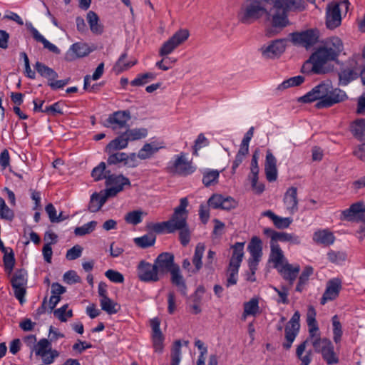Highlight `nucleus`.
Wrapping results in <instances>:
<instances>
[{
	"mask_svg": "<svg viewBox=\"0 0 365 365\" xmlns=\"http://www.w3.org/2000/svg\"><path fill=\"white\" fill-rule=\"evenodd\" d=\"M346 93L339 88H333L330 81L323 82L314 87L306 95L299 98V101L311 103L319 100L316 106L318 108H328L344 101Z\"/></svg>",
	"mask_w": 365,
	"mask_h": 365,
	"instance_id": "nucleus-1",
	"label": "nucleus"
},
{
	"mask_svg": "<svg viewBox=\"0 0 365 365\" xmlns=\"http://www.w3.org/2000/svg\"><path fill=\"white\" fill-rule=\"evenodd\" d=\"M267 4L273 5V0H245L237 12V19L243 24H251L263 16L269 17L271 14Z\"/></svg>",
	"mask_w": 365,
	"mask_h": 365,
	"instance_id": "nucleus-2",
	"label": "nucleus"
},
{
	"mask_svg": "<svg viewBox=\"0 0 365 365\" xmlns=\"http://www.w3.org/2000/svg\"><path fill=\"white\" fill-rule=\"evenodd\" d=\"M343 49L342 41L337 36H331L324 41V46L317 49L316 55L319 54L327 63L329 61H336Z\"/></svg>",
	"mask_w": 365,
	"mask_h": 365,
	"instance_id": "nucleus-3",
	"label": "nucleus"
},
{
	"mask_svg": "<svg viewBox=\"0 0 365 365\" xmlns=\"http://www.w3.org/2000/svg\"><path fill=\"white\" fill-rule=\"evenodd\" d=\"M312 344L314 351L322 354V359L328 365H334L339 362V356L329 339L318 336L312 341Z\"/></svg>",
	"mask_w": 365,
	"mask_h": 365,
	"instance_id": "nucleus-4",
	"label": "nucleus"
},
{
	"mask_svg": "<svg viewBox=\"0 0 365 365\" xmlns=\"http://www.w3.org/2000/svg\"><path fill=\"white\" fill-rule=\"evenodd\" d=\"M181 205H184L182 210H181L174 225V232L179 231V239L182 246H187L190 241V231L187 222L188 211L186 207L188 205V200L187 197L181 198Z\"/></svg>",
	"mask_w": 365,
	"mask_h": 365,
	"instance_id": "nucleus-5",
	"label": "nucleus"
},
{
	"mask_svg": "<svg viewBox=\"0 0 365 365\" xmlns=\"http://www.w3.org/2000/svg\"><path fill=\"white\" fill-rule=\"evenodd\" d=\"M187 29H180L175 32L168 41L164 42L159 49L160 56H167L175 48L184 43L189 37Z\"/></svg>",
	"mask_w": 365,
	"mask_h": 365,
	"instance_id": "nucleus-6",
	"label": "nucleus"
},
{
	"mask_svg": "<svg viewBox=\"0 0 365 365\" xmlns=\"http://www.w3.org/2000/svg\"><path fill=\"white\" fill-rule=\"evenodd\" d=\"M289 36L294 44L309 48L318 41L319 35L317 29H312L302 32L291 33Z\"/></svg>",
	"mask_w": 365,
	"mask_h": 365,
	"instance_id": "nucleus-7",
	"label": "nucleus"
},
{
	"mask_svg": "<svg viewBox=\"0 0 365 365\" xmlns=\"http://www.w3.org/2000/svg\"><path fill=\"white\" fill-rule=\"evenodd\" d=\"M316 54L317 52H314L309 58L304 62L301 68L303 73L325 74L331 71L329 67L326 66L327 63L321 56Z\"/></svg>",
	"mask_w": 365,
	"mask_h": 365,
	"instance_id": "nucleus-8",
	"label": "nucleus"
},
{
	"mask_svg": "<svg viewBox=\"0 0 365 365\" xmlns=\"http://www.w3.org/2000/svg\"><path fill=\"white\" fill-rule=\"evenodd\" d=\"M131 115L128 110H118L109 115L108 118L103 123L104 127L110 128L115 131L118 129L129 127L128 122L130 120Z\"/></svg>",
	"mask_w": 365,
	"mask_h": 365,
	"instance_id": "nucleus-9",
	"label": "nucleus"
},
{
	"mask_svg": "<svg viewBox=\"0 0 365 365\" xmlns=\"http://www.w3.org/2000/svg\"><path fill=\"white\" fill-rule=\"evenodd\" d=\"M319 330L318 326H311L309 327V337L302 341L300 344H299L296 349V356L299 360L301 361L300 365H309L312 360V351L309 350L307 351L306 354L303 355L305 351L307 344L309 341H312L319 336H316V333Z\"/></svg>",
	"mask_w": 365,
	"mask_h": 365,
	"instance_id": "nucleus-10",
	"label": "nucleus"
},
{
	"mask_svg": "<svg viewBox=\"0 0 365 365\" xmlns=\"http://www.w3.org/2000/svg\"><path fill=\"white\" fill-rule=\"evenodd\" d=\"M168 169L171 173L182 176L190 175L195 170L192 165V162L187 159L185 153H181L177 155L173 164Z\"/></svg>",
	"mask_w": 365,
	"mask_h": 365,
	"instance_id": "nucleus-11",
	"label": "nucleus"
},
{
	"mask_svg": "<svg viewBox=\"0 0 365 365\" xmlns=\"http://www.w3.org/2000/svg\"><path fill=\"white\" fill-rule=\"evenodd\" d=\"M299 319L300 313L299 311H296L285 327L284 331L286 341L282 344V346L286 350L291 348L293 341L298 334L300 328Z\"/></svg>",
	"mask_w": 365,
	"mask_h": 365,
	"instance_id": "nucleus-12",
	"label": "nucleus"
},
{
	"mask_svg": "<svg viewBox=\"0 0 365 365\" xmlns=\"http://www.w3.org/2000/svg\"><path fill=\"white\" fill-rule=\"evenodd\" d=\"M248 251L250 253V258L248 260L249 268L255 274L258 263L262 255V240L258 237H253L248 245Z\"/></svg>",
	"mask_w": 365,
	"mask_h": 365,
	"instance_id": "nucleus-13",
	"label": "nucleus"
},
{
	"mask_svg": "<svg viewBox=\"0 0 365 365\" xmlns=\"http://www.w3.org/2000/svg\"><path fill=\"white\" fill-rule=\"evenodd\" d=\"M137 274L139 279L145 282H155L159 281L160 276L155 264L141 260L137 267Z\"/></svg>",
	"mask_w": 365,
	"mask_h": 365,
	"instance_id": "nucleus-14",
	"label": "nucleus"
},
{
	"mask_svg": "<svg viewBox=\"0 0 365 365\" xmlns=\"http://www.w3.org/2000/svg\"><path fill=\"white\" fill-rule=\"evenodd\" d=\"M159 276L170 273L178 264L174 262V255L170 252L160 254L154 261Z\"/></svg>",
	"mask_w": 365,
	"mask_h": 365,
	"instance_id": "nucleus-15",
	"label": "nucleus"
},
{
	"mask_svg": "<svg viewBox=\"0 0 365 365\" xmlns=\"http://www.w3.org/2000/svg\"><path fill=\"white\" fill-rule=\"evenodd\" d=\"M263 58L267 59L278 58L285 51L284 39L272 41L270 44L263 46L259 48Z\"/></svg>",
	"mask_w": 365,
	"mask_h": 365,
	"instance_id": "nucleus-16",
	"label": "nucleus"
},
{
	"mask_svg": "<svg viewBox=\"0 0 365 365\" xmlns=\"http://www.w3.org/2000/svg\"><path fill=\"white\" fill-rule=\"evenodd\" d=\"M184 205H181V200H180V205L174 209V212L172 215L170 219L168 221L151 223L148 225V227L153 230L156 233H163L165 230L168 233H174V225L178 213L182 210Z\"/></svg>",
	"mask_w": 365,
	"mask_h": 365,
	"instance_id": "nucleus-17",
	"label": "nucleus"
},
{
	"mask_svg": "<svg viewBox=\"0 0 365 365\" xmlns=\"http://www.w3.org/2000/svg\"><path fill=\"white\" fill-rule=\"evenodd\" d=\"M365 215V205L361 201L352 204L349 208L346 209L341 212V220L353 221L363 220Z\"/></svg>",
	"mask_w": 365,
	"mask_h": 365,
	"instance_id": "nucleus-18",
	"label": "nucleus"
},
{
	"mask_svg": "<svg viewBox=\"0 0 365 365\" xmlns=\"http://www.w3.org/2000/svg\"><path fill=\"white\" fill-rule=\"evenodd\" d=\"M341 289V281L339 278H334L327 283L326 289L321 299V304H325L328 301L336 299Z\"/></svg>",
	"mask_w": 365,
	"mask_h": 365,
	"instance_id": "nucleus-19",
	"label": "nucleus"
},
{
	"mask_svg": "<svg viewBox=\"0 0 365 365\" xmlns=\"http://www.w3.org/2000/svg\"><path fill=\"white\" fill-rule=\"evenodd\" d=\"M339 3L331 2L327 8L326 24L327 28L334 29L338 27L341 22Z\"/></svg>",
	"mask_w": 365,
	"mask_h": 365,
	"instance_id": "nucleus-20",
	"label": "nucleus"
},
{
	"mask_svg": "<svg viewBox=\"0 0 365 365\" xmlns=\"http://www.w3.org/2000/svg\"><path fill=\"white\" fill-rule=\"evenodd\" d=\"M359 68L356 66V63L353 61L349 66L344 67L339 73V84L346 86L351 81L359 77Z\"/></svg>",
	"mask_w": 365,
	"mask_h": 365,
	"instance_id": "nucleus-21",
	"label": "nucleus"
},
{
	"mask_svg": "<svg viewBox=\"0 0 365 365\" xmlns=\"http://www.w3.org/2000/svg\"><path fill=\"white\" fill-rule=\"evenodd\" d=\"M91 52L89 46L83 42H77L71 45L65 55L67 61H72L76 58L84 57Z\"/></svg>",
	"mask_w": 365,
	"mask_h": 365,
	"instance_id": "nucleus-22",
	"label": "nucleus"
},
{
	"mask_svg": "<svg viewBox=\"0 0 365 365\" xmlns=\"http://www.w3.org/2000/svg\"><path fill=\"white\" fill-rule=\"evenodd\" d=\"M273 6L276 9L285 10L287 13L290 11H303L305 4L303 0H273Z\"/></svg>",
	"mask_w": 365,
	"mask_h": 365,
	"instance_id": "nucleus-23",
	"label": "nucleus"
},
{
	"mask_svg": "<svg viewBox=\"0 0 365 365\" xmlns=\"http://www.w3.org/2000/svg\"><path fill=\"white\" fill-rule=\"evenodd\" d=\"M264 172L267 180L269 182H274L277 178V159L270 151L267 150L264 163Z\"/></svg>",
	"mask_w": 365,
	"mask_h": 365,
	"instance_id": "nucleus-24",
	"label": "nucleus"
},
{
	"mask_svg": "<svg viewBox=\"0 0 365 365\" xmlns=\"http://www.w3.org/2000/svg\"><path fill=\"white\" fill-rule=\"evenodd\" d=\"M284 203L286 205L287 210L289 213L294 214L298 210V199H297V188L291 187L286 191L284 199Z\"/></svg>",
	"mask_w": 365,
	"mask_h": 365,
	"instance_id": "nucleus-25",
	"label": "nucleus"
},
{
	"mask_svg": "<svg viewBox=\"0 0 365 365\" xmlns=\"http://www.w3.org/2000/svg\"><path fill=\"white\" fill-rule=\"evenodd\" d=\"M170 273L171 275L170 281L172 284L178 288V290L180 292L182 295L185 296L187 294V285L183 276L180 272L179 265L175 267Z\"/></svg>",
	"mask_w": 365,
	"mask_h": 365,
	"instance_id": "nucleus-26",
	"label": "nucleus"
},
{
	"mask_svg": "<svg viewBox=\"0 0 365 365\" xmlns=\"http://www.w3.org/2000/svg\"><path fill=\"white\" fill-rule=\"evenodd\" d=\"M299 270L300 267L299 265L293 267L291 264L287 262L282 265V268L279 269V272L283 278L287 280L289 285L292 286L297 277Z\"/></svg>",
	"mask_w": 365,
	"mask_h": 365,
	"instance_id": "nucleus-27",
	"label": "nucleus"
},
{
	"mask_svg": "<svg viewBox=\"0 0 365 365\" xmlns=\"http://www.w3.org/2000/svg\"><path fill=\"white\" fill-rule=\"evenodd\" d=\"M34 68L41 76L47 79L48 86L53 80H56L58 77V73L53 68L41 62L37 61L34 65Z\"/></svg>",
	"mask_w": 365,
	"mask_h": 365,
	"instance_id": "nucleus-28",
	"label": "nucleus"
},
{
	"mask_svg": "<svg viewBox=\"0 0 365 365\" xmlns=\"http://www.w3.org/2000/svg\"><path fill=\"white\" fill-rule=\"evenodd\" d=\"M262 215L270 218L274 226L278 229H285L289 227L292 222L291 217H282L275 215L271 210H266L262 212Z\"/></svg>",
	"mask_w": 365,
	"mask_h": 365,
	"instance_id": "nucleus-29",
	"label": "nucleus"
},
{
	"mask_svg": "<svg viewBox=\"0 0 365 365\" xmlns=\"http://www.w3.org/2000/svg\"><path fill=\"white\" fill-rule=\"evenodd\" d=\"M128 145V139L124 133L112 140L105 148L106 153H111L113 151H118L127 148Z\"/></svg>",
	"mask_w": 365,
	"mask_h": 365,
	"instance_id": "nucleus-30",
	"label": "nucleus"
},
{
	"mask_svg": "<svg viewBox=\"0 0 365 365\" xmlns=\"http://www.w3.org/2000/svg\"><path fill=\"white\" fill-rule=\"evenodd\" d=\"M313 240L317 243L329 246L334 242L335 237L329 230H322L314 232Z\"/></svg>",
	"mask_w": 365,
	"mask_h": 365,
	"instance_id": "nucleus-31",
	"label": "nucleus"
},
{
	"mask_svg": "<svg viewBox=\"0 0 365 365\" xmlns=\"http://www.w3.org/2000/svg\"><path fill=\"white\" fill-rule=\"evenodd\" d=\"M245 242H236L231 247L233 250L229 265L240 267L244 256Z\"/></svg>",
	"mask_w": 365,
	"mask_h": 365,
	"instance_id": "nucleus-32",
	"label": "nucleus"
},
{
	"mask_svg": "<svg viewBox=\"0 0 365 365\" xmlns=\"http://www.w3.org/2000/svg\"><path fill=\"white\" fill-rule=\"evenodd\" d=\"M287 12L282 9H276V12L272 15V25L275 28H284L289 24Z\"/></svg>",
	"mask_w": 365,
	"mask_h": 365,
	"instance_id": "nucleus-33",
	"label": "nucleus"
},
{
	"mask_svg": "<svg viewBox=\"0 0 365 365\" xmlns=\"http://www.w3.org/2000/svg\"><path fill=\"white\" fill-rule=\"evenodd\" d=\"M205 250V246L202 243H198L195 250V253L192 257V264L195 266V268L192 269L191 273H197L202 266V258L204 255V252Z\"/></svg>",
	"mask_w": 365,
	"mask_h": 365,
	"instance_id": "nucleus-34",
	"label": "nucleus"
},
{
	"mask_svg": "<svg viewBox=\"0 0 365 365\" xmlns=\"http://www.w3.org/2000/svg\"><path fill=\"white\" fill-rule=\"evenodd\" d=\"M105 198L100 192H94L91 195L90 202L88 205V210L91 212H96L101 210L106 203Z\"/></svg>",
	"mask_w": 365,
	"mask_h": 365,
	"instance_id": "nucleus-35",
	"label": "nucleus"
},
{
	"mask_svg": "<svg viewBox=\"0 0 365 365\" xmlns=\"http://www.w3.org/2000/svg\"><path fill=\"white\" fill-rule=\"evenodd\" d=\"M108 176L106 177V185L112 186H121L123 188L124 185H130V180L124 177L123 175H115L111 174L110 171H108Z\"/></svg>",
	"mask_w": 365,
	"mask_h": 365,
	"instance_id": "nucleus-36",
	"label": "nucleus"
},
{
	"mask_svg": "<svg viewBox=\"0 0 365 365\" xmlns=\"http://www.w3.org/2000/svg\"><path fill=\"white\" fill-rule=\"evenodd\" d=\"M86 18L91 31L96 34H101L103 31V26L98 23L99 18L96 13L90 11L88 12Z\"/></svg>",
	"mask_w": 365,
	"mask_h": 365,
	"instance_id": "nucleus-37",
	"label": "nucleus"
},
{
	"mask_svg": "<svg viewBox=\"0 0 365 365\" xmlns=\"http://www.w3.org/2000/svg\"><path fill=\"white\" fill-rule=\"evenodd\" d=\"M270 259L274 263L275 267L283 264L284 257L279 245L276 242H270Z\"/></svg>",
	"mask_w": 365,
	"mask_h": 365,
	"instance_id": "nucleus-38",
	"label": "nucleus"
},
{
	"mask_svg": "<svg viewBox=\"0 0 365 365\" xmlns=\"http://www.w3.org/2000/svg\"><path fill=\"white\" fill-rule=\"evenodd\" d=\"M125 129L124 134L128 142L138 140L148 135V130L145 128L130 129L129 127H128Z\"/></svg>",
	"mask_w": 365,
	"mask_h": 365,
	"instance_id": "nucleus-39",
	"label": "nucleus"
},
{
	"mask_svg": "<svg viewBox=\"0 0 365 365\" xmlns=\"http://www.w3.org/2000/svg\"><path fill=\"white\" fill-rule=\"evenodd\" d=\"M354 136L361 141H365V119L356 120L351 126Z\"/></svg>",
	"mask_w": 365,
	"mask_h": 365,
	"instance_id": "nucleus-40",
	"label": "nucleus"
},
{
	"mask_svg": "<svg viewBox=\"0 0 365 365\" xmlns=\"http://www.w3.org/2000/svg\"><path fill=\"white\" fill-rule=\"evenodd\" d=\"M100 303L102 310L106 312L108 314H116L120 309V306L109 297L101 299Z\"/></svg>",
	"mask_w": 365,
	"mask_h": 365,
	"instance_id": "nucleus-41",
	"label": "nucleus"
},
{
	"mask_svg": "<svg viewBox=\"0 0 365 365\" xmlns=\"http://www.w3.org/2000/svg\"><path fill=\"white\" fill-rule=\"evenodd\" d=\"M156 237L153 233H148L140 237H136L134 239L135 244L143 249H145L154 245L155 242Z\"/></svg>",
	"mask_w": 365,
	"mask_h": 365,
	"instance_id": "nucleus-42",
	"label": "nucleus"
},
{
	"mask_svg": "<svg viewBox=\"0 0 365 365\" xmlns=\"http://www.w3.org/2000/svg\"><path fill=\"white\" fill-rule=\"evenodd\" d=\"M127 56V53H123L115 63L114 69L118 73H121L124 71H127L137 63L136 59L128 61V63H125V60L126 59Z\"/></svg>",
	"mask_w": 365,
	"mask_h": 365,
	"instance_id": "nucleus-43",
	"label": "nucleus"
},
{
	"mask_svg": "<svg viewBox=\"0 0 365 365\" xmlns=\"http://www.w3.org/2000/svg\"><path fill=\"white\" fill-rule=\"evenodd\" d=\"M259 310V301L257 298H252L249 302L244 304L243 318L246 316H255Z\"/></svg>",
	"mask_w": 365,
	"mask_h": 365,
	"instance_id": "nucleus-44",
	"label": "nucleus"
},
{
	"mask_svg": "<svg viewBox=\"0 0 365 365\" xmlns=\"http://www.w3.org/2000/svg\"><path fill=\"white\" fill-rule=\"evenodd\" d=\"M159 150V148L155 146L153 143H145L138 151V157L141 160H145Z\"/></svg>",
	"mask_w": 365,
	"mask_h": 365,
	"instance_id": "nucleus-45",
	"label": "nucleus"
},
{
	"mask_svg": "<svg viewBox=\"0 0 365 365\" xmlns=\"http://www.w3.org/2000/svg\"><path fill=\"white\" fill-rule=\"evenodd\" d=\"M108 155L107 163L108 165H117L120 163H123L125 166V160H127V153L113 151L111 153H106Z\"/></svg>",
	"mask_w": 365,
	"mask_h": 365,
	"instance_id": "nucleus-46",
	"label": "nucleus"
},
{
	"mask_svg": "<svg viewBox=\"0 0 365 365\" xmlns=\"http://www.w3.org/2000/svg\"><path fill=\"white\" fill-rule=\"evenodd\" d=\"M331 321L333 327V340L336 344H338L341 340L343 334L342 326L339 320L337 315H334L332 317Z\"/></svg>",
	"mask_w": 365,
	"mask_h": 365,
	"instance_id": "nucleus-47",
	"label": "nucleus"
},
{
	"mask_svg": "<svg viewBox=\"0 0 365 365\" xmlns=\"http://www.w3.org/2000/svg\"><path fill=\"white\" fill-rule=\"evenodd\" d=\"M108 170H106V163L101 162L98 166L93 169L91 176L95 181H99L103 179L106 180V177L108 176Z\"/></svg>",
	"mask_w": 365,
	"mask_h": 365,
	"instance_id": "nucleus-48",
	"label": "nucleus"
},
{
	"mask_svg": "<svg viewBox=\"0 0 365 365\" xmlns=\"http://www.w3.org/2000/svg\"><path fill=\"white\" fill-rule=\"evenodd\" d=\"M313 274V268L312 267H306L299 277V281L296 287V291L301 292L304 285L309 280V277Z\"/></svg>",
	"mask_w": 365,
	"mask_h": 365,
	"instance_id": "nucleus-49",
	"label": "nucleus"
},
{
	"mask_svg": "<svg viewBox=\"0 0 365 365\" xmlns=\"http://www.w3.org/2000/svg\"><path fill=\"white\" fill-rule=\"evenodd\" d=\"M304 81V77L302 76L292 77L287 80L284 81L281 84H279L277 87V89L279 91H283L292 86H297L302 84Z\"/></svg>",
	"mask_w": 365,
	"mask_h": 365,
	"instance_id": "nucleus-50",
	"label": "nucleus"
},
{
	"mask_svg": "<svg viewBox=\"0 0 365 365\" xmlns=\"http://www.w3.org/2000/svg\"><path fill=\"white\" fill-rule=\"evenodd\" d=\"M36 355L43 356L44 354H48L51 349V342L47 339H41L36 345Z\"/></svg>",
	"mask_w": 365,
	"mask_h": 365,
	"instance_id": "nucleus-51",
	"label": "nucleus"
},
{
	"mask_svg": "<svg viewBox=\"0 0 365 365\" xmlns=\"http://www.w3.org/2000/svg\"><path fill=\"white\" fill-rule=\"evenodd\" d=\"M156 78V74L154 73H145L143 74H140L137 78L133 80L130 82V84L133 86H143L150 81H152Z\"/></svg>",
	"mask_w": 365,
	"mask_h": 365,
	"instance_id": "nucleus-52",
	"label": "nucleus"
},
{
	"mask_svg": "<svg viewBox=\"0 0 365 365\" xmlns=\"http://www.w3.org/2000/svg\"><path fill=\"white\" fill-rule=\"evenodd\" d=\"M181 360V341H175L171 351V365H179Z\"/></svg>",
	"mask_w": 365,
	"mask_h": 365,
	"instance_id": "nucleus-53",
	"label": "nucleus"
},
{
	"mask_svg": "<svg viewBox=\"0 0 365 365\" xmlns=\"http://www.w3.org/2000/svg\"><path fill=\"white\" fill-rule=\"evenodd\" d=\"M276 235L277 237V242H289L293 245H299L301 242L299 237L294 234L279 232V233L276 234Z\"/></svg>",
	"mask_w": 365,
	"mask_h": 365,
	"instance_id": "nucleus-54",
	"label": "nucleus"
},
{
	"mask_svg": "<svg viewBox=\"0 0 365 365\" xmlns=\"http://www.w3.org/2000/svg\"><path fill=\"white\" fill-rule=\"evenodd\" d=\"M26 271L25 269H19L13 275L11 283V286H24L26 284Z\"/></svg>",
	"mask_w": 365,
	"mask_h": 365,
	"instance_id": "nucleus-55",
	"label": "nucleus"
},
{
	"mask_svg": "<svg viewBox=\"0 0 365 365\" xmlns=\"http://www.w3.org/2000/svg\"><path fill=\"white\" fill-rule=\"evenodd\" d=\"M10 252H6L4 254L3 261L5 267V270L11 274L13 271L15 264L14 254L12 249L9 248Z\"/></svg>",
	"mask_w": 365,
	"mask_h": 365,
	"instance_id": "nucleus-56",
	"label": "nucleus"
},
{
	"mask_svg": "<svg viewBox=\"0 0 365 365\" xmlns=\"http://www.w3.org/2000/svg\"><path fill=\"white\" fill-rule=\"evenodd\" d=\"M143 214V212L140 210L129 212L125 216V220L128 224L136 225L142 222Z\"/></svg>",
	"mask_w": 365,
	"mask_h": 365,
	"instance_id": "nucleus-57",
	"label": "nucleus"
},
{
	"mask_svg": "<svg viewBox=\"0 0 365 365\" xmlns=\"http://www.w3.org/2000/svg\"><path fill=\"white\" fill-rule=\"evenodd\" d=\"M97 225V222L91 221L81 227H77L75 228L74 233L77 236H83L86 234L91 233L93 230H94L96 226Z\"/></svg>",
	"mask_w": 365,
	"mask_h": 365,
	"instance_id": "nucleus-58",
	"label": "nucleus"
},
{
	"mask_svg": "<svg viewBox=\"0 0 365 365\" xmlns=\"http://www.w3.org/2000/svg\"><path fill=\"white\" fill-rule=\"evenodd\" d=\"M239 268L240 267L229 265L227 269L228 277L226 283L227 287L237 284Z\"/></svg>",
	"mask_w": 365,
	"mask_h": 365,
	"instance_id": "nucleus-59",
	"label": "nucleus"
},
{
	"mask_svg": "<svg viewBox=\"0 0 365 365\" xmlns=\"http://www.w3.org/2000/svg\"><path fill=\"white\" fill-rule=\"evenodd\" d=\"M257 152L256 151L253 155L251 160V172L250 178L251 181H253L254 183H255L256 181L258 180V173H259V167H258V163H257Z\"/></svg>",
	"mask_w": 365,
	"mask_h": 365,
	"instance_id": "nucleus-60",
	"label": "nucleus"
},
{
	"mask_svg": "<svg viewBox=\"0 0 365 365\" xmlns=\"http://www.w3.org/2000/svg\"><path fill=\"white\" fill-rule=\"evenodd\" d=\"M218 178L219 172L217 170H211L204 174L202 182L206 187H208L217 182Z\"/></svg>",
	"mask_w": 365,
	"mask_h": 365,
	"instance_id": "nucleus-61",
	"label": "nucleus"
},
{
	"mask_svg": "<svg viewBox=\"0 0 365 365\" xmlns=\"http://www.w3.org/2000/svg\"><path fill=\"white\" fill-rule=\"evenodd\" d=\"M327 257L330 262L338 264L341 262H344L346 259V254L342 251L330 250L327 253Z\"/></svg>",
	"mask_w": 365,
	"mask_h": 365,
	"instance_id": "nucleus-62",
	"label": "nucleus"
},
{
	"mask_svg": "<svg viewBox=\"0 0 365 365\" xmlns=\"http://www.w3.org/2000/svg\"><path fill=\"white\" fill-rule=\"evenodd\" d=\"M106 277L113 282L123 283L124 282L123 275L118 271L108 269L105 273Z\"/></svg>",
	"mask_w": 365,
	"mask_h": 365,
	"instance_id": "nucleus-63",
	"label": "nucleus"
},
{
	"mask_svg": "<svg viewBox=\"0 0 365 365\" xmlns=\"http://www.w3.org/2000/svg\"><path fill=\"white\" fill-rule=\"evenodd\" d=\"M83 248L77 245L69 249L66 255V257L68 260H74L81 256Z\"/></svg>",
	"mask_w": 365,
	"mask_h": 365,
	"instance_id": "nucleus-64",
	"label": "nucleus"
}]
</instances>
